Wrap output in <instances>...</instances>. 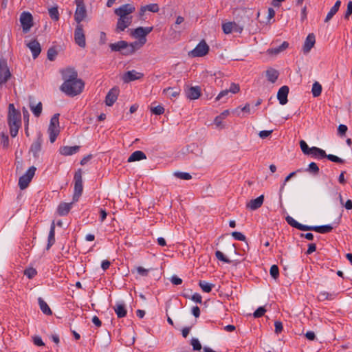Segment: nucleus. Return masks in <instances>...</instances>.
<instances>
[{"label":"nucleus","instance_id":"f257e3e1","mask_svg":"<svg viewBox=\"0 0 352 352\" xmlns=\"http://www.w3.org/2000/svg\"><path fill=\"white\" fill-rule=\"evenodd\" d=\"M63 83L60 90L69 96H76L82 93L84 89V82L78 78V73L74 68H67L61 71Z\"/></svg>","mask_w":352,"mask_h":352},{"label":"nucleus","instance_id":"f03ea898","mask_svg":"<svg viewBox=\"0 0 352 352\" xmlns=\"http://www.w3.org/2000/svg\"><path fill=\"white\" fill-rule=\"evenodd\" d=\"M8 124L11 136L16 137L21 126V114L12 103L8 105Z\"/></svg>","mask_w":352,"mask_h":352},{"label":"nucleus","instance_id":"7ed1b4c3","mask_svg":"<svg viewBox=\"0 0 352 352\" xmlns=\"http://www.w3.org/2000/svg\"><path fill=\"white\" fill-rule=\"evenodd\" d=\"M287 223L298 230L302 231H315L319 233H328L333 230V227L331 225L324 226H306L301 224L296 221L293 217L287 216L285 218Z\"/></svg>","mask_w":352,"mask_h":352},{"label":"nucleus","instance_id":"20e7f679","mask_svg":"<svg viewBox=\"0 0 352 352\" xmlns=\"http://www.w3.org/2000/svg\"><path fill=\"white\" fill-rule=\"evenodd\" d=\"M136 43L128 44L126 41H120L117 43H111L109 47L113 52H121L123 55L127 56L133 54L135 51Z\"/></svg>","mask_w":352,"mask_h":352},{"label":"nucleus","instance_id":"39448f33","mask_svg":"<svg viewBox=\"0 0 352 352\" xmlns=\"http://www.w3.org/2000/svg\"><path fill=\"white\" fill-rule=\"evenodd\" d=\"M59 116V113H55L50 120V123L47 131L50 135V142L52 143L55 142L60 132Z\"/></svg>","mask_w":352,"mask_h":352},{"label":"nucleus","instance_id":"423d86ee","mask_svg":"<svg viewBox=\"0 0 352 352\" xmlns=\"http://www.w3.org/2000/svg\"><path fill=\"white\" fill-rule=\"evenodd\" d=\"M74 192L73 202L78 201L83 190L82 170L78 169L74 174Z\"/></svg>","mask_w":352,"mask_h":352},{"label":"nucleus","instance_id":"0eeeda50","mask_svg":"<svg viewBox=\"0 0 352 352\" xmlns=\"http://www.w3.org/2000/svg\"><path fill=\"white\" fill-rule=\"evenodd\" d=\"M36 170V167L32 166L28 168V170L23 175L19 177V186L21 190H24L28 188L35 175Z\"/></svg>","mask_w":352,"mask_h":352},{"label":"nucleus","instance_id":"6e6552de","mask_svg":"<svg viewBox=\"0 0 352 352\" xmlns=\"http://www.w3.org/2000/svg\"><path fill=\"white\" fill-rule=\"evenodd\" d=\"M75 3L76 4V9L75 11L74 19L77 24H80V23L87 16L86 8L83 0H75Z\"/></svg>","mask_w":352,"mask_h":352},{"label":"nucleus","instance_id":"1a4fd4ad","mask_svg":"<svg viewBox=\"0 0 352 352\" xmlns=\"http://www.w3.org/2000/svg\"><path fill=\"white\" fill-rule=\"evenodd\" d=\"M209 52V46L204 40H202L192 51L189 55L192 57H203Z\"/></svg>","mask_w":352,"mask_h":352},{"label":"nucleus","instance_id":"9d476101","mask_svg":"<svg viewBox=\"0 0 352 352\" xmlns=\"http://www.w3.org/2000/svg\"><path fill=\"white\" fill-rule=\"evenodd\" d=\"M74 40L76 43L80 47L86 46L85 35L82 24H77L74 31Z\"/></svg>","mask_w":352,"mask_h":352},{"label":"nucleus","instance_id":"9b49d317","mask_svg":"<svg viewBox=\"0 0 352 352\" xmlns=\"http://www.w3.org/2000/svg\"><path fill=\"white\" fill-rule=\"evenodd\" d=\"M20 22L24 32H28L33 26L32 15L28 12H23L20 16Z\"/></svg>","mask_w":352,"mask_h":352},{"label":"nucleus","instance_id":"f8f14e48","mask_svg":"<svg viewBox=\"0 0 352 352\" xmlns=\"http://www.w3.org/2000/svg\"><path fill=\"white\" fill-rule=\"evenodd\" d=\"M11 77V73L6 59H0V85L6 83Z\"/></svg>","mask_w":352,"mask_h":352},{"label":"nucleus","instance_id":"ddd939ff","mask_svg":"<svg viewBox=\"0 0 352 352\" xmlns=\"http://www.w3.org/2000/svg\"><path fill=\"white\" fill-rule=\"evenodd\" d=\"M135 10V6L131 3L122 5L114 11L115 14L120 17H130V14L133 13Z\"/></svg>","mask_w":352,"mask_h":352},{"label":"nucleus","instance_id":"4468645a","mask_svg":"<svg viewBox=\"0 0 352 352\" xmlns=\"http://www.w3.org/2000/svg\"><path fill=\"white\" fill-rule=\"evenodd\" d=\"M144 77V74L138 72L135 70L128 71L124 74L122 77V80L125 83H129L131 81L140 80Z\"/></svg>","mask_w":352,"mask_h":352},{"label":"nucleus","instance_id":"2eb2a0df","mask_svg":"<svg viewBox=\"0 0 352 352\" xmlns=\"http://www.w3.org/2000/svg\"><path fill=\"white\" fill-rule=\"evenodd\" d=\"M119 91V89L116 87L110 89L105 98V103L107 106L111 107L114 104L118 98Z\"/></svg>","mask_w":352,"mask_h":352},{"label":"nucleus","instance_id":"dca6fc26","mask_svg":"<svg viewBox=\"0 0 352 352\" xmlns=\"http://www.w3.org/2000/svg\"><path fill=\"white\" fill-rule=\"evenodd\" d=\"M27 46L31 50L33 58H37L41 52V45L38 41L33 39L27 44Z\"/></svg>","mask_w":352,"mask_h":352},{"label":"nucleus","instance_id":"f3484780","mask_svg":"<svg viewBox=\"0 0 352 352\" xmlns=\"http://www.w3.org/2000/svg\"><path fill=\"white\" fill-rule=\"evenodd\" d=\"M132 22V16L120 17L117 22L116 31L118 32L124 31Z\"/></svg>","mask_w":352,"mask_h":352},{"label":"nucleus","instance_id":"a211bd4d","mask_svg":"<svg viewBox=\"0 0 352 352\" xmlns=\"http://www.w3.org/2000/svg\"><path fill=\"white\" fill-rule=\"evenodd\" d=\"M289 94V87L286 85L281 87L277 94V98L279 100L280 104H285L288 100L287 96Z\"/></svg>","mask_w":352,"mask_h":352},{"label":"nucleus","instance_id":"6ab92c4d","mask_svg":"<svg viewBox=\"0 0 352 352\" xmlns=\"http://www.w3.org/2000/svg\"><path fill=\"white\" fill-rule=\"evenodd\" d=\"M264 195H261L256 199H251L246 205V208L252 210L259 208L263 204Z\"/></svg>","mask_w":352,"mask_h":352},{"label":"nucleus","instance_id":"aec40b11","mask_svg":"<svg viewBox=\"0 0 352 352\" xmlns=\"http://www.w3.org/2000/svg\"><path fill=\"white\" fill-rule=\"evenodd\" d=\"M186 95L190 100L198 99L201 96V88L199 86L190 87L186 91Z\"/></svg>","mask_w":352,"mask_h":352},{"label":"nucleus","instance_id":"412c9836","mask_svg":"<svg viewBox=\"0 0 352 352\" xmlns=\"http://www.w3.org/2000/svg\"><path fill=\"white\" fill-rule=\"evenodd\" d=\"M316 43V38L314 34H309L307 36L302 50L305 54H307L310 52L311 49L314 47V44Z\"/></svg>","mask_w":352,"mask_h":352},{"label":"nucleus","instance_id":"4be33fe9","mask_svg":"<svg viewBox=\"0 0 352 352\" xmlns=\"http://www.w3.org/2000/svg\"><path fill=\"white\" fill-rule=\"evenodd\" d=\"M42 138L38 136L37 139L32 144L30 147V152L32 153L34 157H38V154L41 150Z\"/></svg>","mask_w":352,"mask_h":352},{"label":"nucleus","instance_id":"5701e85b","mask_svg":"<svg viewBox=\"0 0 352 352\" xmlns=\"http://www.w3.org/2000/svg\"><path fill=\"white\" fill-rule=\"evenodd\" d=\"M80 150L79 146H62L59 149V152L61 155L65 156L72 155L73 154H75L78 153Z\"/></svg>","mask_w":352,"mask_h":352},{"label":"nucleus","instance_id":"b1692460","mask_svg":"<svg viewBox=\"0 0 352 352\" xmlns=\"http://www.w3.org/2000/svg\"><path fill=\"white\" fill-rule=\"evenodd\" d=\"M113 309L118 318H122L126 316L127 311L126 309V306L123 302L116 303V305L113 307Z\"/></svg>","mask_w":352,"mask_h":352},{"label":"nucleus","instance_id":"393cba45","mask_svg":"<svg viewBox=\"0 0 352 352\" xmlns=\"http://www.w3.org/2000/svg\"><path fill=\"white\" fill-rule=\"evenodd\" d=\"M55 243V223L53 221L48 235V242L46 247L47 250H49Z\"/></svg>","mask_w":352,"mask_h":352},{"label":"nucleus","instance_id":"a878e982","mask_svg":"<svg viewBox=\"0 0 352 352\" xmlns=\"http://www.w3.org/2000/svg\"><path fill=\"white\" fill-rule=\"evenodd\" d=\"M146 159V156L143 151H136L133 152L128 158V162H133Z\"/></svg>","mask_w":352,"mask_h":352},{"label":"nucleus","instance_id":"bb28decb","mask_svg":"<svg viewBox=\"0 0 352 352\" xmlns=\"http://www.w3.org/2000/svg\"><path fill=\"white\" fill-rule=\"evenodd\" d=\"M73 203H61L58 207V213L60 216L67 215L72 208Z\"/></svg>","mask_w":352,"mask_h":352},{"label":"nucleus","instance_id":"cd10ccee","mask_svg":"<svg viewBox=\"0 0 352 352\" xmlns=\"http://www.w3.org/2000/svg\"><path fill=\"white\" fill-rule=\"evenodd\" d=\"M132 35L134 37L139 38L140 41L142 44L145 43L146 39L145 33L144 32L143 27H139L135 29L132 32Z\"/></svg>","mask_w":352,"mask_h":352},{"label":"nucleus","instance_id":"c85d7f7f","mask_svg":"<svg viewBox=\"0 0 352 352\" xmlns=\"http://www.w3.org/2000/svg\"><path fill=\"white\" fill-rule=\"evenodd\" d=\"M311 151L310 152V155L312 157H314L315 158L321 159V158H324L325 156H327V153H326L325 151H324L322 148H318L316 146H313V147H311Z\"/></svg>","mask_w":352,"mask_h":352},{"label":"nucleus","instance_id":"c756f323","mask_svg":"<svg viewBox=\"0 0 352 352\" xmlns=\"http://www.w3.org/2000/svg\"><path fill=\"white\" fill-rule=\"evenodd\" d=\"M38 305L42 312L47 316L52 315V311L47 302L41 297L38 298Z\"/></svg>","mask_w":352,"mask_h":352},{"label":"nucleus","instance_id":"7c9ffc66","mask_svg":"<svg viewBox=\"0 0 352 352\" xmlns=\"http://www.w3.org/2000/svg\"><path fill=\"white\" fill-rule=\"evenodd\" d=\"M278 72L277 70L270 68L266 71V76L267 80L274 83L276 81L278 77Z\"/></svg>","mask_w":352,"mask_h":352},{"label":"nucleus","instance_id":"2f4dec72","mask_svg":"<svg viewBox=\"0 0 352 352\" xmlns=\"http://www.w3.org/2000/svg\"><path fill=\"white\" fill-rule=\"evenodd\" d=\"M289 47V43L287 41H284L280 45L277 47H274L268 50L270 54L276 55L280 52L285 50Z\"/></svg>","mask_w":352,"mask_h":352},{"label":"nucleus","instance_id":"473e14b6","mask_svg":"<svg viewBox=\"0 0 352 352\" xmlns=\"http://www.w3.org/2000/svg\"><path fill=\"white\" fill-rule=\"evenodd\" d=\"M163 92L164 94L168 95V96L170 98H176L179 95L180 89L173 88V87H168V88L164 89Z\"/></svg>","mask_w":352,"mask_h":352},{"label":"nucleus","instance_id":"72a5a7b5","mask_svg":"<svg viewBox=\"0 0 352 352\" xmlns=\"http://www.w3.org/2000/svg\"><path fill=\"white\" fill-rule=\"evenodd\" d=\"M199 286L201 288L203 292L209 293L212 291V288L214 287V285L209 283L205 280H199Z\"/></svg>","mask_w":352,"mask_h":352},{"label":"nucleus","instance_id":"f704fd0d","mask_svg":"<svg viewBox=\"0 0 352 352\" xmlns=\"http://www.w3.org/2000/svg\"><path fill=\"white\" fill-rule=\"evenodd\" d=\"M336 294L332 293H329L327 292H321L318 296V299L320 301H324L326 300H331L334 299Z\"/></svg>","mask_w":352,"mask_h":352},{"label":"nucleus","instance_id":"c9c22d12","mask_svg":"<svg viewBox=\"0 0 352 352\" xmlns=\"http://www.w3.org/2000/svg\"><path fill=\"white\" fill-rule=\"evenodd\" d=\"M160 10L159 6L157 3H151L145 6H142L140 9L141 13H143L146 10H148L152 12H157Z\"/></svg>","mask_w":352,"mask_h":352},{"label":"nucleus","instance_id":"e433bc0d","mask_svg":"<svg viewBox=\"0 0 352 352\" xmlns=\"http://www.w3.org/2000/svg\"><path fill=\"white\" fill-rule=\"evenodd\" d=\"M311 92L314 97H318L321 94L322 86L318 82H315L313 84Z\"/></svg>","mask_w":352,"mask_h":352},{"label":"nucleus","instance_id":"4c0bfd02","mask_svg":"<svg viewBox=\"0 0 352 352\" xmlns=\"http://www.w3.org/2000/svg\"><path fill=\"white\" fill-rule=\"evenodd\" d=\"M49 15L50 18L54 21H58L59 19V12L58 10V7H52L48 10Z\"/></svg>","mask_w":352,"mask_h":352},{"label":"nucleus","instance_id":"58836bf2","mask_svg":"<svg viewBox=\"0 0 352 352\" xmlns=\"http://www.w3.org/2000/svg\"><path fill=\"white\" fill-rule=\"evenodd\" d=\"M231 95L232 94H230L227 89L223 90L217 95V96L215 98V100L219 101L222 99H224L223 102H225L228 98L231 97Z\"/></svg>","mask_w":352,"mask_h":352},{"label":"nucleus","instance_id":"ea45409f","mask_svg":"<svg viewBox=\"0 0 352 352\" xmlns=\"http://www.w3.org/2000/svg\"><path fill=\"white\" fill-rule=\"evenodd\" d=\"M30 109L36 117H39L42 113V103L39 102L36 106L30 104Z\"/></svg>","mask_w":352,"mask_h":352},{"label":"nucleus","instance_id":"a19ab883","mask_svg":"<svg viewBox=\"0 0 352 352\" xmlns=\"http://www.w3.org/2000/svg\"><path fill=\"white\" fill-rule=\"evenodd\" d=\"M300 146L305 155H309L311 151V148L308 146L305 140L300 141Z\"/></svg>","mask_w":352,"mask_h":352},{"label":"nucleus","instance_id":"79ce46f5","mask_svg":"<svg viewBox=\"0 0 352 352\" xmlns=\"http://www.w3.org/2000/svg\"><path fill=\"white\" fill-rule=\"evenodd\" d=\"M306 170L313 173L314 175H318L319 173V168L315 162H311Z\"/></svg>","mask_w":352,"mask_h":352},{"label":"nucleus","instance_id":"37998d69","mask_svg":"<svg viewBox=\"0 0 352 352\" xmlns=\"http://www.w3.org/2000/svg\"><path fill=\"white\" fill-rule=\"evenodd\" d=\"M215 256L217 259L226 263H231L232 261L228 258L223 252L219 250L216 251Z\"/></svg>","mask_w":352,"mask_h":352},{"label":"nucleus","instance_id":"c03bdc74","mask_svg":"<svg viewBox=\"0 0 352 352\" xmlns=\"http://www.w3.org/2000/svg\"><path fill=\"white\" fill-rule=\"evenodd\" d=\"M36 270L33 267H29L24 270V275L30 279L33 278L36 275Z\"/></svg>","mask_w":352,"mask_h":352},{"label":"nucleus","instance_id":"a18cd8bd","mask_svg":"<svg viewBox=\"0 0 352 352\" xmlns=\"http://www.w3.org/2000/svg\"><path fill=\"white\" fill-rule=\"evenodd\" d=\"M174 175L176 177L184 180H189L192 178V176L188 173L175 172Z\"/></svg>","mask_w":352,"mask_h":352},{"label":"nucleus","instance_id":"49530a36","mask_svg":"<svg viewBox=\"0 0 352 352\" xmlns=\"http://www.w3.org/2000/svg\"><path fill=\"white\" fill-rule=\"evenodd\" d=\"M270 274L271 276L274 278L277 279L279 276V270L276 265H273L270 267Z\"/></svg>","mask_w":352,"mask_h":352},{"label":"nucleus","instance_id":"de8ad7c7","mask_svg":"<svg viewBox=\"0 0 352 352\" xmlns=\"http://www.w3.org/2000/svg\"><path fill=\"white\" fill-rule=\"evenodd\" d=\"M232 22H228L222 25L223 32L226 34H228L232 32Z\"/></svg>","mask_w":352,"mask_h":352},{"label":"nucleus","instance_id":"09e8293b","mask_svg":"<svg viewBox=\"0 0 352 352\" xmlns=\"http://www.w3.org/2000/svg\"><path fill=\"white\" fill-rule=\"evenodd\" d=\"M230 94H235L240 91V86L239 84L232 82L231 83L229 89H226Z\"/></svg>","mask_w":352,"mask_h":352},{"label":"nucleus","instance_id":"8fccbe9b","mask_svg":"<svg viewBox=\"0 0 352 352\" xmlns=\"http://www.w3.org/2000/svg\"><path fill=\"white\" fill-rule=\"evenodd\" d=\"M190 344L194 351H199L201 349V343L197 338H192Z\"/></svg>","mask_w":352,"mask_h":352},{"label":"nucleus","instance_id":"3c124183","mask_svg":"<svg viewBox=\"0 0 352 352\" xmlns=\"http://www.w3.org/2000/svg\"><path fill=\"white\" fill-rule=\"evenodd\" d=\"M232 32L241 33L245 27V24H239L235 22H232Z\"/></svg>","mask_w":352,"mask_h":352},{"label":"nucleus","instance_id":"603ef678","mask_svg":"<svg viewBox=\"0 0 352 352\" xmlns=\"http://www.w3.org/2000/svg\"><path fill=\"white\" fill-rule=\"evenodd\" d=\"M325 157L333 162L339 163V164L344 163V160L342 159H341L336 155H331V154H329V155L327 154V156H325Z\"/></svg>","mask_w":352,"mask_h":352},{"label":"nucleus","instance_id":"864d4df0","mask_svg":"<svg viewBox=\"0 0 352 352\" xmlns=\"http://www.w3.org/2000/svg\"><path fill=\"white\" fill-rule=\"evenodd\" d=\"M57 55V52L54 47H50L47 50V58L50 60H54Z\"/></svg>","mask_w":352,"mask_h":352},{"label":"nucleus","instance_id":"5fc2aeb1","mask_svg":"<svg viewBox=\"0 0 352 352\" xmlns=\"http://www.w3.org/2000/svg\"><path fill=\"white\" fill-rule=\"evenodd\" d=\"M266 312V309L263 307H259L253 314L254 318H260Z\"/></svg>","mask_w":352,"mask_h":352},{"label":"nucleus","instance_id":"6e6d98bb","mask_svg":"<svg viewBox=\"0 0 352 352\" xmlns=\"http://www.w3.org/2000/svg\"><path fill=\"white\" fill-rule=\"evenodd\" d=\"M232 236L234 237V239L241 241H245V239H246L245 236L239 232H232Z\"/></svg>","mask_w":352,"mask_h":352},{"label":"nucleus","instance_id":"4d7b16f0","mask_svg":"<svg viewBox=\"0 0 352 352\" xmlns=\"http://www.w3.org/2000/svg\"><path fill=\"white\" fill-rule=\"evenodd\" d=\"M337 12L338 11L336 10H335L333 8H331L329 12L327 13L326 18L324 19V23H328Z\"/></svg>","mask_w":352,"mask_h":352},{"label":"nucleus","instance_id":"13d9d810","mask_svg":"<svg viewBox=\"0 0 352 352\" xmlns=\"http://www.w3.org/2000/svg\"><path fill=\"white\" fill-rule=\"evenodd\" d=\"M153 113L155 115H161L164 112V108L162 106L158 105L151 109Z\"/></svg>","mask_w":352,"mask_h":352},{"label":"nucleus","instance_id":"bf43d9fd","mask_svg":"<svg viewBox=\"0 0 352 352\" xmlns=\"http://www.w3.org/2000/svg\"><path fill=\"white\" fill-rule=\"evenodd\" d=\"M0 143L1 145H3V147H7L9 144V138L7 135H5L4 133L1 134Z\"/></svg>","mask_w":352,"mask_h":352},{"label":"nucleus","instance_id":"052dcab7","mask_svg":"<svg viewBox=\"0 0 352 352\" xmlns=\"http://www.w3.org/2000/svg\"><path fill=\"white\" fill-rule=\"evenodd\" d=\"M352 14V1H349L347 3L346 11L344 14V18L348 19L349 17Z\"/></svg>","mask_w":352,"mask_h":352},{"label":"nucleus","instance_id":"680f3d73","mask_svg":"<svg viewBox=\"0 0 352 352\" xmlns=\"http://www.w3.org/2000/svg\"><path fill=\"white\" fill-rule=\"evenodd\" d=\"M296 174V172H292L289 175H288L285 180H284V182L283 184V185L281 186L280 188V196H281V194H282V192L284 189V187H285V185L286 184V183L293 177Z\"/></svg>","mask_w":352,"mask_h":352},{"label":"nucleus","instance_id":"e2e57ef3","mask_svg":"<svg viewBox=\"0 0 352 352\" xmlns=\"http://www.w3.org/2000/svg\"><path fill=\"white\" fill-rule=\"evenodd\" d=\"M347 126L344 124H340L338 128V133L340 136L345 135L347 131Z\"/></svg>","mask_w":352,"mask_h":352},{"label":"nucleus","instance_id":"0e129e2a","mask_svg":"<svg viewBox=\"0 0 352 352\" xmlns=\"http://www.w3.org/2000/svg\"><path fill=\"white\" fill-rule=\"evenodd\" d=\"M32 339H33V342L35 345L38 346H42L45 345L44 342H43V340L40 336H34L32 338Z\"/></svg>","mask_w":352,"mask_h":352},{"label":"nucleus","instance_id":"69168bd1","mask_svg":"<svg viewBox=\"0 0 352 352\" xmlns=\"http://www.w3.org/2000/svg\"><path fill=\"white\" fill-rule=\"evenodd\" d=\"M274 327L276 333L278 334L283 331V324L280 321H275Z\"/></svg>","mask_w":352,"mask_h":352},{"label":"nucleus","instance_id":"338daca9","mask_svg":"<svg viewBox=\"0 0 352 352\" xmlns=\"http://www.w3.org/2000/svg\"><path fill=\"white\" fill-rule=\"evenodd\" d=\"M137 272L141 276H146L148 275V270L144 269L143 267L139 266L137 267Z\"/></svg>","mask_w":352,"mask_h":352},{"label":"nucleus","instance_id":"774afa93","mask_svg":"<svg viewBox=\"0 0 352 352\" xmlns=\"http://www.w3.org/2000/svg\"><path fill=\"white\" fill-rule=\"evenodd\" d=\"M170 282L175 285L182 283V280L177 276H173L170 278Z\"/></svg>","mask_w":352,"mask_h":352}]
</instances>
